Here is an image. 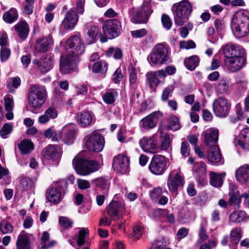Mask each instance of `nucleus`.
Instances as JSON below:
<instances>
[{
  "mask_svg": "<svg viewBox=\"0 0 249 249\" xmlns=\"http://www.w3.org/2000/svg\"><path fill=\"white\" fill-rule=\"evenodd\" d=\"M207 159L209 161L214 164L221 162L222 156L217 145L210 147L207 151Z\"/></svg>",
  "mask_w": 249,
  "mask_h": 249,
  "instance_id": "29",
  "label": "nucleus"
},
{
  "mask_svg": "<svg viewBox=\"0 0 249 249\" xmlns=\"http://www.w3.org/2000/svg\"><path fill=\"white\" fill-rule=\"evenodd\" d=\"M194 176L196 179L202 185L205 184L206 181L205 178L206 177V165L203 162L195 164L194 167Z\"/></svg>",
  "mask_w": 249,
  "mask_h": 249,
  "instance_id": "25",
  "label": "nucleus"
},
{
  "mask_svg": "<svg viewBox=\"0 0 249 249\" xmlns=\"http://www.w3.org/2000/svg\"><path fill=\"white\" fill-rule=\"evenodd\" d=\"M168 128L173 130H177L180 128L178 119L177 117L174 116L171 118Z\"/></svg>",
  "mask_w": 249,
  "mask_h": 249,
  "instance_id": "56",
  "label": "nucleus"
},
{
  "mask_svg": "<svg viewBox=\"0 0 249 249\" xmlns=\"http://www.w3.org/2000/svg\"><path fill=\"white\" fill-rule=\"evenodd\" d=\"M231 27L236 37L247 36L249 34V12L247 10L236 12L232 18Z\"/></svg>",
  "mask_w": 249,
  "mask_h": 249,
  "instance_id": "2",
  "label": "nucleus"
},
{
  "mask_svg": "<svg viewBox=\"0 0 249 249\" xmlns=\"http://www.w3.org/2000/svg\"><path fill=\"white\" fill-rule=\"evenodd\" d=\"M93 183L96 186L103 189H106L108 185V181L104 178H99L93 180Z\"/></svg>",
  "mask_w": 249,
  "mask_h": 249,
  "instance_id": "55",
  "label": "nucleus"
},
{
  "mask_svg": "<svg viewBox=\"0 0 249 249\" xmlns=\"http://www.w3.org/2000/svg\"><path fill=\"white\" fill-rule=\"evenodd\" d=\"M175 24L181 26L187 22L192 11V7L187 0H183L174 3L171 8Z\"/></svg>",
  "mask_w": 249,
  "mask_h": 249,
  "instance_id": "3",
  "label": "nucleus"
},
{
  "mask_svg": "<svg viewBox=\"0 0 249 249\" xmlns=\"http://www.w3.org/2000/svg\"><path fill=\"white\" fill-rule=\"evenodd\" d=\"M162 193V190L160 187H157L149 193L151 198L155 200L159 198Z\"/></svg>",
  "mask_w": 249,
  "mask_h": 249,
  "instance_id": "59",
  "label": "nucleus"
},
{
  "mask_svg": "<svg viewBox=\"0 0 249 249\" xmlns=\"http://www.w3.org/2000/svg\"><path fill=\"white\" fill-rule=\"evenodd\" d=\"M117 95L118 93L116 90L109 89L107 90L106 92L102 95V97L106 104H111L115 102Z\"/></svg>",
  "mask_w": 249,
  "mask_h": 249,
  "instance_id": "40",
  "label": "nucleus"
},
{
  "mask_svg": "<svg viewBox=\"0 0 249 249\" xmlns=\"http://www.w3.org/2000/svg\"><path fill=\"white\" fill-rule=\"evenodd\" d=\"M123 78V75L121 73V70L120 68L117 69L113 75V80L116 83L120 82Z\"/></svg>",
  "mask_w": 249,
  "mask_h": 249,
  "instance_id": "64",
  "label": "nucleus"
},
{
  "mask_svg": "<svg viewBox=\"0 0 249 249\" xmlns=\"http://www.w3.org/2000/svg\"><path fill=\"white\" fill-rule=\"evenodd\" d=\"M131 36L136 38H140L144 36L147 34V31L145 29H141L133 31L131 33Z\"/></svg>",
  "mask_w": 249,
  "mask_h": 249,
  "instance_id": "61",
  "label": "nucleus"
},
{
  "mask_svg": "<svg viewBox=\"0 0 249 249\" xmlns=\"http://www.w3.org/2000/svg\"><path fill=\"white\" fill-rule=\"evenodd\" d=\"M89 234V231L87 228H82L80 229L77 240V245L78 246H82L85 244L86 242V236L88 235Z\"/></svg>",
  "mask_w": 249,
  "mask_h": 249,
  "instance_id": "43",
  "label": "nucleus"
},
{
  "mask_svg": "<svg viewBox=\"0 0 249 249\" xmlns=\"http://www.w3.org/2000/svg\"><path fill=\"white\" fill-rule=\"evenodd\" d=\"M107 70V64L105 62L98 61L92 65V71L94 73L106 72Z\"/></svg>",
  "mask_w": 249,
  "mask_h": 249,
  "instance_id": "46",
  "label": "nucleus"
},
{
  "mask_svg": "<svg viewBox=\"0 0 249 249\" xmlns=\"http://www.w3.org/2000/svg\"><path fill=\"white\" fill-rule=\"evenodd\" d=\"M246 216V213L243 211H234L229 215V220L232 223H240L245 219Z\"/></svg>",
  "mask_w": 249,
  "mask_h": 249,
  "instance_id": "36",
  "label": "nucleus"
},
{
  "mask_svg": "<svg viewBox=\"0 0 249 249\" xmlns=\"http://www.w3.org/2000/svg\"><path fill=\"white\" fill-rule=\"evenodd\" d=\"M85 146L89 150L95 152L102 151L104 147V139L99 134L93 133L85 138Z\"/></svg>",
  "mask_w": 249,
  "mask_h": 249,
  "instance_id": "10",
  "label": "nucleus"
},
{
  "mask_svg": "<svg viewBox=\"0 0 249 249\" xmlns=\"http://www.w3.org/2000/svg\"><path fill=\"white\" fill-rule=\"evenodd\" d=\"M149 59L151 63L159 66L169 61L167 49L162 44L156 45L153 49Z\"/></svg>",
  "mask_w": 249,
  "mask_h": 249,
  "instance_id": "7",
  "label": "nucleus"
},
{
  "mask_svg": "<svg viewBox=\"0 0 249 249\" xmlns=\"http://www.w3.org/2000/svg\"><path fill=\"white\" fill-rule=\"evenodd\" d=\"M168 161L165 156L156 155L153 157L149 165V169L153 174L156 175H162L166 170Z\"/></svg>",
  "mask_w": 249,
  "mask_h": 249,
  "instance_id": "9",
  "label": "nucleus"
},
{
  "mask_svg": "<svg viewBox=\"0 0 249 249\" xmlns=\"http://www.w3.org/2000/svg\"><path fill=\"white\" fill-rule=\"evenodd\" d=\"M170 141L169 135L166 133H164L162 136V140L160 146L159 147V149H160L162 150H167L170 146Z\"/></svg>",
  "mask_w": 249,
  "mask_h": 249,
  "instance_id": "51",
  "label": "nucleus"
},
{
  "mask_svg": "<svg viewBox=\"0 0 249 249\" xmlns=\"http://www.w3.org/2000/svg\"><path fill=\"white\" fill-rule=\"evenodd\" d=\"M53 45V40L51 36L43 37L36 41L34 49L36 53H43L48 51Z\"/></svg>",
  "mask_w": 249,
  "mask_h": 249,
  "instance_id": "19",
  "label": "nucleus"
},
{
  "mask_svg": "<svg viewBox=\"0 0 249 249\" xmlns=\"http://www.w3.org/2000/svg\"><path fill=\"white\" fill-rule=\"evenodd\" d=\"M71 49V53L62 56L60 58V71L62 73H68L73 71L80 59L78 55L82 54L85 51L84 44L77 35L70 37L66 42V49Z\"/></svg>",
  "mask_w": 249,
  "mask_h": 249,
  "instance_id": "1",
  "label": "nucleus"
},
{
  "mask_svg": "<svg viewBox=\"0 0 249 249\" xmlns=\"http://www.w3.org/2000/svg\"><path fill=\"white\" fill-rule=\"evenodd\" d=\"M241 237V229L240 228H235L232 230L230 233L231 242L232 244H237Z\"/></svg>",
  "mask_w": 249,
  "mask_h": 249,
  "instance_id": "47",
  "label": "nucleus"
},
{
  "mask_svg": "<svg viewBox=\"0 0 249 249\" xmlns=\"http://www.w3.org/2000/svg\"><path fill=\"white\" fill-rule=\"evenodd\" d=\"M4 102L6 113V118L8 120H11L13 118L14 115L13 109L14 106V100L12 96L8 95L4 97Z\"/></svg>",
  "mask_w": 249,
  "mask_h": 249,
  "instance_id": "33",
  "label": "nucleus"
},
{
  "mask_svg": "<svg viewBox=\"0 0 249 249\" xmlns=\"http://www.w3.org/2000/svg\"><path fill=\"white\" fill-rule=\"evenodd\" d=\"M77 182L78 187L81 189H87L90 187V183L88 180L78 179Z\"/></svg>",
  "mask_w": 249,
  "mask_h": 249,
  "instance_id": "62",
  "label": "nucleus"
},
{
  "mask_svg": "<svg viewBox=\"0 0 249 249\" xmlns=\"http://www.w3.org/2000/svg\"><path fill=\"white\" fill-rule=\"evenodd\" d=\"M12 125L11 124H5L0 130V136L3 139L7 138V135L12 132Z\"/></svg>",
  "mask_w": 249,
  "mask_h": 249,
  "instance_id": "52",
  "label": "nucleus"
},
{
  "mask_svg": "<svg viewBox=\"0 0 249 249\" xmlns=\"http://www.w3.org/2000/svg\"><path fill=\"white\" fill-rule=\"evenodd\" d=\"M31 243L29 235L24 231L18 235L16 242L17 249H31Z\"/></svg>",
  "mask_w": 249,
  "mask_h": 249,
  "instance_id": "28",
  "label": "nucleus"
},
{
  "mask_svg": "<svg viewBox=\"0 0 249 249\" xmlns=\"http://www.w3.org/2000/svg\"><path fill=\"white\" fill-rule=\"evenodd\" d=\"M236 180L244 184L249 182V165L244 164L239 167L235 173Z\"/></svg>",
  "mask_w": 249,
  "mask_h": 249,
  "instance_id": "26",
  "label": "nucleus"
},
{
  "mask_svg": "<svg viewBox=\"0 0 249 249\" xmlns=\"http://www.w3.org/2000/svg\"><path fill=\"white\" fill-rule=\"evenodd\" d=\"M98 32V29L96 26H89L87 29V34L85 36L86 43L88 44L94 43L96 41Z\"/></svg>",
  "mask_w": 249,
  "mask_h": 249,
  "instance_id": "34",
  "label": "nucleus"
},
{
  "mask_svg": "<svg viewBox=\"0 0 249 249\" xmlns=\"http://www.w3.org/2000/svg\"><path fill=\"white\" fill-rule=\"evenodd\" d=\"M222 52L225 57V59H228L239 55H244L245 50L240 46L228 44L222 47Z\"/></svg>",
  "mask_w": 249,
  "mask_h": 249,
  "instance_id": "17",
  "label": "nucleus"
},
{
  "mask_svg": "<svg viewBox=\"0 0 249 249\" xmlns=\"http://www.w3.org/2000/svg\"><path fill=\"white\" fill-rule=\"evenodd\" d=\"M225 173L217 174L211 172L210 173V183L212 185L215 187H220L223 183V178L224 177Z\"/></svg>",
  "mask_w": 249,
  "mask_h": 249,
  "instance_id": "41",
  "label": "nucleus"
},
{
  "mask_svg": "<svg viewBox=\"0 0 249 249\" xmlns=\"http://www.w3.org/2000/svg\"><path fill=\"white\" fill-rule=\"evenodd\" d=\"M199 60L196 55H193L184 60L186 67L190 71L194 70L198 65Z\"/></svg>",
  "mask_w": 249,
  "mask_h": 249,
  "instance_id": "42",
  "label": "nucleus"
},
{
  "mask_svg": "<svg viewBox=\"0 0 249 249\" xmlns=\"http://www.w3.org/2000/svg\"><path fill=\"white\" fill-rule=\"evenodd\" d=\"M121 28V23L116 19L106 21L102 27L104 34L109 39L117 37L120 34Z\"/></svg>",
  "mask_w": 249,
  "mask_h": 249,
  "instance_id": "11",
  "label": "nucleus"
},
{
  "mask_svg": "<svg viewBox=\"0 0 249 249\" xmlns=\"http://www.w3.org/2000/svg\"><path fill=\"white\" fill-rule=\"evenodd\" d=\"M162 117V113L155 111L142 119L140 122V125L145 129L154 128L157 124L159 120Z\"/></svg>",
  "mask_w": 249,
  "mask_h": 249,
  "instance_id": "16",
  "label": "nucleus"
},
{
  "mask_svg": "<svg viewBox=\"0 0 249 249\" xmlns=\"http://www.w3.org/2000/svg\"><path fill=\"white\" fill-rule=\"evenodd\" d=\"M58 221L60 226L64 230H68L72 227L73 222L68 217L60 216Z\"/></svg>",
  "mask_w": 249,
  "mask_h": 249,
  "instance_id": "45",
  "label": "nucleus"
},
{
  "mask_svg": "<svg viewBox=\"0 0 249 249\" xmlns=\"http://www.w3.org/2000/svg\"><path fill=\"white\" fill-rule=\"evenodd\" d=\"M73 166L76 173L81 176H87L98 171L100 166L95 160H88L76 156L72 161Z\"/></svg>",
  "mask_w": 249,
  "mask_h": 249,
  "instance_id": "5",
  "label": "nucleus"
},
{
  "mask_svg": "<svg viewBox=\"0 0 249 249\" xmlns=\"http://www.w3.org/2000/svg\"><path fill=\"white\" fill-rule=\"evenodd\" d=\"M93 120V115L89 111H83L78 116L77 121L82 127L89 125Z\"/></svg>",
  "mask_w": 249,
  "mask_h": 249,
  "instance_id": "35",
  "label": "nucleus"
},
{
  "mask_svg": "<svg viewBox=\"0 0 249 249\" xmlns=\"http://www.w3.org/2000/svg\"><path fill=\"white\" fill-rule=\"evenodd\" d=\"M18 147L22 154H29L34 149L33 143L29 140H24L20 142Z\"/></svg>",
  "mask_w": 249,
  "mask_h": 249,
  "instance_id": "37",
  "label": "nucleus"
},
{
  "mask_svg": "<svg viewBox=\"0 0 249 249\" xmlns=\"http://www.w3.org/2000/svg\"><path fill=\"white\" fill-rule=\"evenodd\" d=\"M64 133L63 141L68 144H72L76 137L75 125L70 124L65 125L62 130Z\"/></svg>",
  "mask_w": 249,
  "mask_h": 249,
  "instance_id": "24",
  "label": "nucleus"
},
{
  "mask_svg": "<svg viewBox=\"0 0 249 249\" xmlns=\"http://www.w3.org/2000/svg\"><path fill=\"white\" fill-rule=\"evenodd\" d=\"M224 62L228 70L231 72H234L244 67L246 58L244 55H239L230 59H225Z\"/></svg>",
  "mask_w": 249,
  "mask_h": 249,
  "instance_id": "18",
  "label": "nucleus"
},
{
  "mask_svg": "<svg viewBox=\"0 0 249 249\" xmlns=\"http://www.w3.org/2000/svg\"><path fill=\"white\" fill-rule=\"evenodd\" d=\"M143 232L142 226L140 223L136 224L133 228V236L136 239H139Z\"/></svg>",
  "mask_w": 249,
  "mask_h": 249,
  "instance_id": "58",
  "label": "nucleus"
},
{
  "mask_svg": "<svg viewBox=\"0 0 249 249\" xmlns=\"http://www.w3.org/2000/svg\"><path fill=\"white\" fill-rule=\"evenodd\" d=\"M231 104L225 98L219 97L215 100L213 104L214 114L219 117H227L231 109Z\"/></svg>",
  "mask_w": 249,
  "mask_h": 249,
  "instance_id": "12",
  "label": "nucleus"
},
{
  "mask_svg": "<svg viewBox=\"0 0 249 249\" xmlns=\"http://www.w3.org/2000/svg\"><path fill=\"white\" fill-rule=\"evenodd\" d=\"M66 185L67 182L65 179H59L56 182L53 183L46 191V196L47 199L51 203H58L61 199V188L63 186Z\"/></svg>",
  "mask_w": 249,
  "mask_h": 249,
  "instance_id": "8",
  "label": "nucleus"
},
{
  "mask_svg": "<svg viewBox=\"0 0 249 249\" xmlns=\"http://www.w3.org/2000/svg\"><path fill=\"white\" fill-rule=\"evenodd\" d=\"M78 18V16L75 10L71 8L66 14L62 25L65 29H71L76 24Z\"/></svg>",
  "mask_w": 249,
  "mask_h": 249,
  "instance_id": "20",
  "label": "nucleus"
},
{
  "mask_svg": "<svg viewBox=\"0 0 249 249\" xmlns=\"http://www.w3.org/2000/svg\"><path fill=\"white\" fill-rule=\"evenodd\" d=\"M230 87V80L226 77L221 78L215 86L216 92L221 95L227 94Z\"/></svg>",
  "mask_w": 249,
  "mask_h": 249,
  "instance_id": "32",
  "label": "nucleus"
},
{
  "mask_svg": "<svg viewBox=\"0 0 249 249\" xmlns=\"http://www.w3.org/2000/svg\"><path fill=\"white\" fill-rule=\"evenodd\" d=\"M11 55L10 50L6 47H2L0 52V60L2 62L7 61Z\"/></svg>",
  "mask_w": 249,
  "mask_h": 249,
  "instance_id": "57",
  "label": "nucleus"
},
{
  "mask_svg": "<svg viewBox=\"0 0 249 249\" xmlns=\"http://www.w3.org/2000/svg\"><path fill=\"white\" fill-rule=\"evenodd\" d=\"M124 206L121 203L112 201L107 207V213L113 220H116L119 217V212L124 210Z\"/></svg>",
  "mask_w": 249,
  "mask_h": 249,
  "instance_id": "27",
  "label": "nucleus"
},
{
  "mask_svg": "<svg viewBox=\"0 0 249 249\" xmlns=\"http://www.w3.org/2000/svg\"><path fill=\"white\" fill-rule=\"evenodd\" d=\"M142 149L146 152L155 153L158 152L159 146L156 139V135L149 137H143L139 142Z\"/></svg>",
  "mask_w": 249,
  "mask_h": 249,
  "instance_id": "15",
  "label": "nucleus"
},
{
  "mask_svg": "<svg viewBox=\"0 0 249 249\" xmlns=\"http://www.w3.org/2000/svg\"><path fill=\"white\" fill-rule=\"evenodd\" d=\"M241 196L239 197L236 193L230 194V198L228 201L229 206H233L235 208H238L241 202Z\"/></svg>",
  "mask_w": 249,
  "mask_h": 249,
  "instance_id": "49",
  "label": "nucleus"
},
{
  "mask_svg": "<svg viewBox=\"0 0 249 249\" xmlns=\"http://www.w3.org/2000/svg\"><path fill=\"white\" fill-rule=\"evenodd\" d=\"M205 143L210 147L216 145L218 139V130L215 128H210L203 132Z\"/></svg>",
  "mask_w": 249,
  "mask_h": 249,
  "instance_id": "21",
  "label": "nucleus"
},
{
  "mask_svg": "<svg viewBox=\"0 0 249 249\" xmlns=\"http://www.w3.org/2000/svg\"><path fill=\"white\" fill-rule=\"evenodd\" d=\"M60 155V148L55 145H49L43 151V156L47 160H56Z\"/></svg>",
  "mask_w": 249,
  "mask_h": 249,
  "instance_id": "23",
  "label": "nucleus"
},
{
  "mask_svg": "<svg viewBox=\"0 0 249 249\" xmlns=\"http://www.w3.org/2000/svg\"><path fill=\"white\" fill-rule=\"evenodd\" d=\"M237 143L243 149H247L249 146V128L242 129L237 140Z\"/></svg>",
  "mask_w": 249,
  "mask_h": 249,
  "instance_id": "30",
  "label": "nucleus"
},
{
  "mask_svg": "<svg viewBox=\"0 0 249 249\" xmlns=\"http://www.w3.org/2000/svg\"><path fill=\"white\" fill-rule=\"evenodd\" d=\"M181 153L182 155L185 157L188 156L189 155L190 147L189 144L187 142H183L181 143Z\"/></svg>",
  "mask_w": 249,
  "mask_h": 249,
  "instance_id": "63",
  "label": "nucleus"
},
{
  "mask_svg": "<svg viewBox=\"0 0 249 249\" xmlns=\"http://www.w3.org/2000/svg\"><path fill=\"white\" fill-rule=\"evenodd\" d=\"M112 55L115 59H119L122 57V52L119 48L114 49L113 48H109L107 52V55Z\"/></svg>",
  "mask_w": 249,
  "mask_h": 249,
  "instance_id": "54",
  "label": "nucleus"
},
{
  "mask_svg": "<svg viewBox=\"0 0 249 249\" xmlns=\"http://www.w3.org/2000/svg\"><path fill=\"white\" fill-rule=\"evenodd\" d=\"M20 83L21 81L19 77H13L9 80L7 86L10 92H13L14 89H17L20 85Z\"/></svg>",
  "mask_w": 249,
  "mask_h": 249,
  "instance_id": "48",
  "label": "nucleus"
},
{
  "mask_svg": "<svg viewBox=\"0 0 249 249\" xmlns=\"http://www.w3.org/2000/svg\"><path fill=\"white\" fill-rule=\"evenodd\" d=\"M13 229V226L7 220L3 219L0 222V231L2 234L11 233Z\"/></svg>",
  "mask_w": 249,
  "mask_h": 249,
  "instance_id": "44",
  "label": "nucleus"
},
{
  "mask_svg": "<svg viewBox=\"0 0 249 249\" xmlns=\"http://www.w3.org/2000/svg\"><path fill=\"white\" fill-rule=\"evenodd\" d=\"M47 92L44 87L34 85L29 89L27 95L28 104L35 109L40 108L45 102Z\"/></svg>",
  "mask_w": 249,
  "mask_h": 249,
  "instance_id": "4",
  "label": "nucleus"
},
{
  "mask_svg": "<svg viewBox=\"0 0 249 249\" xmlns=\"http://www.w3.org/2000/svg\"><path fill=\"white\" fill-rule=\"evenodd\" d=\"M20 181L19 188L22 191H26L35 186V182L29 177H21Z\"/></svg>",
  "mask_w": 249,
  "mask_h": 249,
  "instance_id": "39",
  "label": "nucleus"
},
{
  "mask_svg": "<svg viewBox=\"0 0 249 249\" xmlns=\"http://www.w3.org/2000/svg\"><path fill=\"white\" fill-rule=\"evenodd\" d=\"M44 114L48 116L51 119H55L57 116V112L55 108L53 107H49L44 112Z\"/></svg>",
  "mask_w": 249,
  "mask_h": 249,
  "instance_id": "60",
  "label": "nucleus"
},
{
  "mask_svg": "<svg viewBox=\"0 0 249 249\" xmlns=\"http://www.w3.org/2000/svg\"><path fill=\"white\" fill-rule=\"evenodd\" d=\"M3 19L6 22L12 23L18 18V14L15 8H12L3 15Z\"/></svg>",
  "mask_w": 249,
  "mask_h": 249,
  "instance_id": "38",
  "label": "nucleus"
},
{
  "mask_svg": "<svg viewBox=\"0 0 249 249\" xmlns=\"http://www.w3.org/2000/svg\"><path fill=\"white\" fill-rule=\"evenodd\" d=\"M147 81L152 89H155L160 83L156 74L154 72H151L147 75Z\"/></svg>",
  "mask_w": 249,
  "mask_h": 249,
  "instance_id": "50",
  "label": "nucleus"
},
{
  "mask_svg": "<svg viewBox=\"0 0 249 249\" xmlns=\"http://www.w3.org/2000/svg\"><path fill=\"white\" fill-rule=\"evenodd\" d=\"M161 22L163 26L166 30H170L172 25V22L170 17L167 14H163L161 18Z\"/></svg>",
  "mask_w": 249,
  "mask_h": 249,
  "instance_id": "53",
  "label": "nucleus"
},
{
  "mask_svg": "<svg viewBox=\"0 0 249 249\" xmlns=\"http://www.w3.org/2000/svg\"><path fill=\"white\" fill-rule=\"evenodd\" d=\"M53 60L52 57L44 56L39 60H34L33 63L36 66L40 72L46 73L51 69Z\"/></svg>",
  "mask_w": 249,
  "mask_h": 249,
  "instance_id": "22",
  "label": "nucleus"
},
{
  "mask_svg": "<svg viewBox=\"0 0 249 249\" xmlns=\"http://www.w3.org/2000/svg\"><path fill=\"white\" fill-rule=\"evenodd\" d=\"M167 183L170 192L176 196L178 188L182 187L184 184V177L179 168L174 169L170 173Z\"/></svg>",
  "mask_w": 249,
  "mask_h": 249,
  "instance_id": "6",
  "label": "nucleus"
},
{
  "mask_svg": "<svg viewBox=\"0 0 249 249\" xmlns=\"http://www.w3.org/2000/svg\"><path fill=\"white\" fill-rule=\"evenodd\" d=\"M15 29L18 37L22 40H25L29 33V26L28 24L23 21L18 22L15 25Z\"/></svg>",
  "mask_w": 249,
  "mask_h": 249,
  "instance_id": "31",
  "label": "nucleus"
},
{
  "mask_svg": "<svg viewBox=\"0 0 249 249\" xmlns=\"http://www.w3.org/2000/svg\"><path fill=\"white\" fill-rule=\"evenodd\" d=\"M112 167L117 172L126 174L129 170V159L125 155H118L113 159Z\"/></svg>",
  "mask_w": 249,
  "mask_h": 249,
  "instance_id": "13",
  "label": "nucleus"
},
{
  "mask_svg": "<svg viewBox=\"0 0 249 249\" xmlns=\"http://www.w3.org/2000/svg\"><path fill=\"white\" fill-rule=\"evenodd\" d=\"M152 10L149 8L142 6L138 11L131 9L129 14L131 16V20L135 23H142L147 21L148 16L152 13Z\"/></svg>",
  "mask_w": 249,
  "mask_h": 249,
  "instance_id": "14",
  "label": "nucleus"
}]
</instances>
